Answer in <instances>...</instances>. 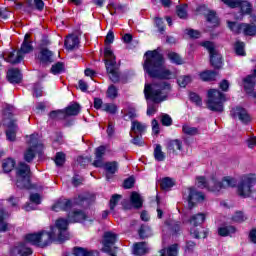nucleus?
Wrapping results in <instances>:
<instances>
[{"label":"nucleus","instance_id":"1","mask_svg":"<svg viewBox=\"0 0 256 256\" xmlns=\"http://www.w3.org/2000/svg\"><path fill=\"white\" fill-rule=\"evenodd\" d=\"M85 219H87V214L81 210L69 212L68 220L63 218L56 220V223L51 227L50 232L41 231L34 234H27L25 236V241L36 247H41V249L49 247V244L55 240L63 243V241L69 239V232L67 231L69 223H83Z\"/></svg>","mask_w":256,"mask_h":256},{"label":"nucleus","instance_id":"2","mask_svg":"<svg viewBox=\"0 0 256 256\" xmlns=\"http://www.w3.org/2000/svg\"><path fill=\"white\" fill-rule=\"evenodd\" d=\"M145 57L143 69L149 77L153 79H171V77H173V72L163 66L165 63L163 54L159 53L157 50H148L145 53Z\"/></svg>","mask_w":256,"mask_h":256},{"label":"nucleus","instance_id":"3","mask_svg":"<svg viewBox=\"0 0 256 256\" xmlns=\"http://www.w3.org/2000/svg\"><path fill=\"white\" fill-rule=\"evenodd\" d=\"M170 90L171 85L167 82L145 85L144 95L148 101L146 112L148 117H152V115L157 113V105H155V103H161L165 101V99H167V93H169Z\"/></svg>","mask_w":256,"mask_h":256},{"label":"nucleus","instance_id":"4","mask_svg":"<svg viewBox=\"0 0 256 256\" xmlns=\"http://www.w3.org/2000/svg\"><path fill=\"white\" fill-rule=\"evenodd\" d=\"M236 186L237 180L229 176L224 177L221 182L215 177H212L210 180H206L203 176L197 177V187H199L200 189H207L212 193H219L221 189H229V187Z\"/></svg>","mask_w":256,"mask_h":256},{"label":"nucleus","instance_id":"5","mask_svg":"<svg viewBox=\"0 0 256 256\" xmlns=\"http://www.w3.org/2000/svg\"><path fill=\"white\" fill-rule=\"evenodd\" d=\"M104 57H106L105 65L106 71L109 75V78L112 83H119V79H121V73L119 72V65H117V58L115 54H113V50H111V46H106L104 49Z\"/></svg>","mask_w":256,"mask_h":256},{"label":"nucleus","instance_id":"6","mask_svg":"<svg viewBox=\"0 0 256 256\" xmlns=\"http://www.w3.org/2000/svg\"><path fill=\"white\" fill-rule=\"evenodd\" d=\"M13 106H6L3 111L2 123L4 127H7L6 138L7 141H15L17 139V132L19 131V126H17V120L13 118Z\"/></svg>","mask_w":256,"mask_h":256},{"label":"nucleus","instance_id":"7","mask_svg":"<svg viewBox=\"0 0 256 256\" xmlns=\"http://www.w3.org/2000/svg\"><path fill=\"white\" fill-rule=\"evenodd\" d=\"M208 100L206 102L207 108L210 111L223 113V103L227 101L225 94L217 89H210L207 94Z\"/></svg>","mask_w":256,"mask_h":256},{"label":"nucleus","instance_id":"8","mask_svg":"<svg viewBox=\"0 0 256 256\" xmlns=\"http://www.w3.org/2000/svg\"><path fill=\"white\" fill-rule=\"evenodd\" d=\"M29 34H26L24 36V41L20 47V49L17 51L16 58L15 57V52H11L8 55V58H5V61L7 63H11L12 65H17V63H21L23 59H25V55L33 52V42L29 40Z\"/></svg>","mask_w":256,"mask_h":256},{"label":"nucleus","instance_id":"9","mask_svg":"<svg viewBox=\"0 0 256 256\" xmlns=\"http://www.w3.org/2000/svg\"><path fill=\"white\" fill-rule=\"evenodd\" d=\"M31 168L25 162H20L16 167V187L29 189L31 187Z\"/></svg>","mask_w":256,"mask_h":256},{"label":"nucleus","instance_id":"10","mask_svg":"<svg viewBox=\"0 0 256 256\" xmlns=\"http://www.w3.org/2000/svg\"><path fill=\"white\" fill-rule=\"evenodd\" d=\"M206 217L207 216H205V213H198L192 215L190 219L187 221V223H189V225L193 227L190 228V235H192L194 239H205L207 238V235H209V232L207 230L199 232L195 229V227H199V225H203V223H205Z\"/></svg>","mask_w":256,"mask_h":256},{"label":"nucleus","instance_id":"11","mask_svg":"<svg viewBox=\"0 0 256 256\" xmlns=\"http://www.w3.org/2000/svg\"><path fill=\"white\" fill-rule=\"evenodd\" d=\"M28 145L29 147L24 152V160L26 163H31L35 159V154H40L43 151V144L39 142V134L30 135Z\"/></svg>","mask_w":256,"mask_h":256},{"label":"nucleus","instance_id":"12","mask_svg":"<svg viewBox=\"0 0 256 256\" xmlns=\"http://www.w3.org/2000/svg\"><path fill=\"white\" fill-rule=\"evenodd\" d=\"M253 185H256V177L254 174L243 176L238 184V195L240 197H251L253 194Z\"/></svg>","mask_w":256,"mask_h":256},{"label":"nucleus","instance_id":"13","mask_svg":"<svg viewBox=\"0 0 256 256\" xmlns=\"http://www.w3.org/2000/svg\"><path fill=\"white\" fill-rule=\"evenodd\" d=\"M83 201H85V197L83 195H79L73 200L60 199L52 206V211H56V213L59 211H70V209L75 207V205H83Z\"/></svg>","mask_w":256,"mask_h":256},{"label":"nucleus","instance_id":"14","mask_svg":"<svg viewBox=\"0 0 256 256\" xmlns=\"http://www.w3.org/2000/svg\"><path fill=\"white\" fill-rule=\"evenodd\" d=\"M201 45L209 52L212 67H214V69H221V67H223V57L215 50V44L211 41H205L202 42Z\"/></svg>","mask_w":256,"mask_h":256},{"label":"nucleus","instance_id":"15","mask_svg":"<svg viewBox=\"0 0 256 256\" xmlns=\"http://www.w3.org/2000/svg\"><path fill=\"white\" fill-rule=\"evenodd\" d=\"M183 197L188 201L189 209H193L195 203H203L205 201V194L195 190V188L186 189Z\"/></svg>","mask_w":256,"mask_h":256},{"label":"nucleus","instance_id":"16","mask_svg":"<svg viewBox=\"0 0 256 256\" xmlns=\"http://www.w3.org/2000/svg\"><path fill=\"white\" fill-rule=\"evenodd\" d=\"M116 242H117V234L113 232H105L102 251L104 253H108V255L110 256H115V250H113V246L115 245Z\"/></svg>","mask_w":256,"mask_h":256},{"label":"nucleus","instance_id":"17","mask_svg":"<svg viewBox=\"0 0 256 256\" xmlns=\"http://www.w3.org/2000/svg\"><path fill=\"white\" fill-rule=\"evenodd\" d=\"M230 115L231 117H233V119H238V121H241L243 125H248V123H251V115L249 114L247 109L241 106L232 108V110L230 111Z\"/></svg>","mask_w":256,"mask_h":256},{"label":"nucleus","instance_id":"18","mask_svg":"<svg viewBox=\"0 0 256 256\" xmlns=\"http://www.w3.org/2000/svg\"><path fill=\"white\" fill-rule=\"evenodd\" d=\"M33 255V250L26 243H20L10 248V256H29Z\"/></svg>","mask_w":256,"mask_h":256},{"label":"nucleus","instance_id":"19","mask_svg":"<svg viewBox=\"0 0 256 256\" xmlns=\"http://www.w3.org/2000/svg\"><path fill=\"white\" fill-rule=\"evenodd\" d=\"M168 155H179L183 151V141L179 139L170 140L166 144Z\"/></svg>","mask_w":256,"mask_h":256},{"label":"nucleus","instance_id":"20","mask_svg":"<svg viewBox=\"0 0 256 256\" xmlns=\"http://www.w3.org/2000/svg\"><path fill=\"white\" fill-rule=\"evenodd\" d=\"M64 112V117H77L79 113H81V105L77 102L70 103L65 109L62 110Z\"/></svg>","mask_w":256,"mask_h":256},{"label":"nucleus","instance_id":"21","mask_svg":"<svg viewBox=\"0 0 256 256\" xmlns=\"http://www.w3.org/2000/svg\"><path fill=\"white\" fill-rule=\"evenodd\" d=\"M118 169H119V163H117V161L106 162L104 164V170L106 171L107 181L113 178V175L117 173Z\"/></svg>","mask_w":256,"mask_h":256},{"label":"nucleus","instance_id":"22","mask_svg":"<svg viewBox=\"0 0 256 256\" xmlns=\"http://www.w3.org/2000/svg\"><path fill=\"white\" fill-rule=\"evenodd\" d=\"M7 79L9 83L17 84V83H21L23 76L21 75V71H19V69L12 68L7 72Z\"/></svg>","mask_w":256,"mask_h":256},{"label":"nucleus","instance_id":"23","mask_svg":"<svg viewBox=\"0 0 256 256\" xmlns=\"http://www.w3.org/2000/svg\"><path fill=\"white\" fill-rule=\"evenodd\" d=\"M37 205H41V195L34 193L30 195V203L24 206L25 211H35Z\"/></svg>","mask_w":256,"mask_h":256},{"label":"nucleus","instance_id":"24","mask_svg":"<svg viewBox=\"0 0 256 256\" xmlns=\"http://www.w3.org/2000/svg\"><path fill=\"white\" fill-rule=\"evenodd\" d=\"M9 212L4 210V208H0V233H5L11 229V225L5 222V219H8Z\"/></svg>","mask_w":256,"mask_h":256},{"label":"nucleus","instance_id":"25","mask_svg":"<svg viewBox=\"0 0 256 256\" xmlns=\"http://www.w3.org/2000/svg\"><path fill=\"white\" fill-rule=\"evenodd\" d=\"M131 131L135 135H142L147 131V125L145 123L139 122L137 120L131 121Z\"/></svg>","mask_w":256,"mask_h":256},{"label":"nucleus","instance_id":"26","mask_svg":"<svg viewBox=\"0 0 256 256\" xmlns=\"http://www.w3.org/2000/svg\"><path fill=\"white\" fill-rule=\"evenodd\" d=\"M38 59L41 63H53V52L47 48H43L38 54Z\"/></svg>","mask_w":256,"mask_h":256},{"label":"nucleus","instance_id":"27","mask_svg":"<svg viewBox=\"0 0 256 256\" xmlns=\"http://www.w3.org/2000/svg\"><path fill=\"white\" fill-rule=\"evenodd\" d=\"M64 45L69 51L79 47V37L75 35H70L66 38Z\"/></svg>","mask_w":256,"mask_h":256},{"label":"nucleus","instance_id":"28","mask_svg":"<svg viewBox=\"0 0 256 256\" xmlns=\"http://www.w3.org/2000/svg\"><path fill=\"white\" fill-rule=\"evenodd\" d=\"M147 251H148L147 243L140 242V243L134 244V247H133L134 255L143 256L145 255V253H147Z\"/></svg>","mask_w":256,"mask_h":256},{"label":"nucleus","instance_id":"29","mask_svg":"<svg viewBox=\"0 0 256 256\" xmlns=\"http://www.w3.org/2000/svg\"><path fill=\"white\" fill-rule=\"evenodd\" d=\"M130 201L135 209H141V207H143V199L137 192H132Z\"/></svg>","mask_w":256,"mask_h":256},{"label":"nucleus","instance_id":"30","mask_svg":"<svg viewBox=\"0 0 256 256\" xmlns=\"http://www.w3.org/2000/svg\"><path fill=\"white\" fill-rule=\"evenodd\" d=\"M161 256H177L179 254V247L177 244H173L166 249L160 251Z\"/></svg>","mask_w":256,"mask_h":256},{"label":"nucleus","instance_id":"31","mask_svg":"<svg viewBox=\"0 0 256 256\" xmlns=\"http://www.w3.org/2000/svg\"><path fill=\"white\" fill-rule=\"evenodd\" d=\"M15 160L13 158L4 159L2 162V169L4 173H11L15 169Z\"/></svg>","mask_w":256,"mask_h":256},{"label":"nucleus","instance_id":"32","mask_svg":"<svg viewBox=\"0 0 256 256\" xmlns=\"http://www.w3.org/2000/svg\"><path fill=\"white\" fill-rule=\"evenodd\" d=\"M182 132L184 133V135H188L190 137H193L195 135H199V128L193 127L189 124H184L182 126Z\"/></svg>","mask_w":256,"mask_h":256},{"label":"nucleus","instance_id":"33","mask_svg":"<svg viewBox=\"0 0 256 256\" xmlns=\"http://www.w3.org/2000/svg\"><path fill=\"white\" fill-rule=\"evenodd\" d=\"M242 33L248 37H255L256 25L244 23Z\"/></svg>","mask_w":256,"mask_h":256},{"label":"nucleus","instance_id":"34","mask_svg":"<svg viewBox=\"0 0 256 256\" xmlns=\"http://www.w3.org/2000/svg\"><path fill=\"white\" fill-rule=\"evenodd\" d=\"M235 231L234 226H222L218 229V235H220V237H229V235H233Z\"/></svg>","mask_w":256,"mask_h":256},{"label":"nucleus","instance_id":"35","mask_svg":"<svg viewBox=\"0 0 256 256\" xmlns=\"http://www.w3.org/2000/svg\"><path fill=\"white\" fill-rule=\"evenodd\" d=\"M206 21L212 24V27H217V25H219V18L217 17L215 11H208L206 14Z\"/></svg>","mask_w":256,"mask_h":256},{"label":"nucleus","instance_id":"36","mask_svg":"<svg viewBox=\"0 0 256 256\" xmlns=\"http://www.w3.org/2000/svg\"><path fill=\"white\" fill-rule=\"evenodd\" d=\"M138 234L140 239H147V237H151V228L148 225H141L140 229L138 230Z\"/></svg>","mask_w":256,"mask_h":256},{"label":"nucleus","instance_id":"37","mask_svg":"<svg viewBox=\"0 0 256 256\" xmlns=\"http://www.w3.org/2000/svg\"><path fill=\"white\" fill-rule=\"evenodd\" d=\"M236 7H240L241 9V13L243 15H249L251 14V11H252V6H251V3L247 2V1H243V0H240V3L238 6Z\"/></svg>","mask_w":256,"mask_h":256},{"label":"nucleus","instance_id":"38","mask_svg":"<svg viewBox=\"0 0 256 256\" xmlns=\"http://www.w3.org/2000/svg\"><path fill=\"white\" fill-rule=\"evenodd\" d=\"M245 23H237V22H231L228 21V27L231 31H233L236 35H239V33H243V25Z\"/></svg>","mask_w":256,"mask_h":256},{"label":"nucleus","instance_id":"39","mask_svg":"<svg viewBox=\"0 0 256 256\" xmlns=\"http://www.w3.org/2000/svg\"><path fill=\"white\" fill-rule=\"evenodd\" d=\"M51 73L53 75H61V73H65V64L63 62H57L56 64L52 65Z\"/></svg>","mask_w":256,"mask_h":256},{"label":"nucleus","instance_id":"40","mask_svg":"<svg viewBox=\"0 0 256 256\" xmlns=\"http://www.w3.org/2000/svg\"><path fill=\"white\" fill-rule=\"evenodd\" d=\"M154 158L158 161H165V152H163V149L160 144H157L154 148Z\"/></svg>","mask_w":256,"mask_h":256},{"label":"nucleus","instance_id":"41","mask_svg":"<svg viewBox=\"0 0 256 256\" xmlns=\"http://www.w3.org/2000/svg\"><path fill=\"white\" fill-rule=\"evenodd\" d=\"M215 77H217V72L215 71H204L200 73V79L202 81H215Z\"/></svg>","mask_w":256,"mask_h":256},{"label":"nucleus","instance_id":"42","mask_svg":"<svg viewBox=\"0 0 256 256\" xmlns=\"http://www.w3.org/2000/svg\"><path fill=\"white\" fill-rule=\"evenodd\" d=\"M167 57L174 65H183V59L176 52H168Z\"/></svg>","mask_w":256,"mask_h":256},{"label":"nucleus","instance_id":"43","mask_svg":"<svg viewBox=\"0 0 256 256\" xmlns=\"http://www.w3.org/2000/svg\"><path fill=\"white\" fill-rule=\"evenodd\" d=\"M119 108H117V105L113 103H105L102 106V111H105L106 113H110V115H115L117 113Z\"/></svg>","mask_w":256,"mask_h":256},{"label":"nucleus","instance_id":"44","mask_svg":"<svg viewBox=\"0 0 256 256\" xmlns=\"http://www.w3.org/2000/svg\"><path fill=\"white\" fill-rule=\"evenodd\" d=\"M191 81H193V79L191 78L190 75H183L177 78V83L179 87H187V85H189Z\"/></svg>","mask_w":256,"mask_h":256},{"label":"nucleus","instance_id":"45","mask_svg":"<svg viewBox=\"0 0 256 256\" xmlns=\"http://www.w3.org/2000/svg\"><path fill=\"white\" fill-rule=\"evenodd\" d=\"M106 95H107L108 99H117V97L119 95V90L117 89V87H115V85H110L108 87Z\"/></svg>","mask_w":256,"mask_h":256},{"label":"nucleus","instance_id":"46","mask_svg":"<svg viewBox=\"0 0 256 256\" xmlns=\"http://www.w3.org/2000/svg\"><path fill=\"white\" fill-rule=\"evenodd\" d=\"M176 13L180 19H187V4L177 6Z\"/></svg>","mask_w":256,"mask_h":256},{"label":"nucleus","instance_id":"47","mask_svg":"<svg viewBox=\"0 0 256 256\" xmlns=\"http://www.w3.org/2000/svg\"><path fill=\"white\" fill-rule=\"evenodd\" d=\"M236 55L245 56V43L237 41L234 45Z\"/></svg>","mask_w":256,"mask_h":256},{"label":"nucleus","instance_id":"48","mask_svg":"<svg viewBox=\"0 0 256 256\" xmlns=\"http://www.w3.org/2000/svg\"><path fill=\"white\" fill-rule=\"evenodd\" d=\"M247 220V216H245V214H243V212L238 211L236 212L233 216H232V221H234V223H243V221Z\"/></svg>","mask_w":256,"mask_h":256},{"label":"nucleus","instance_id":"49","mask_svg":"<svg viewBox=\"0 0 256 256\" xmlns=\"http://www.w3.org/2000/svg\"><path fill=\"white\" fill-rule=\"evenodd\" d=\"M65 112L63 110H54L50 112L49 117L50 119H66Z\"/></svg>","mask_w":256,"mask_h":256},{"label":"nucleus","instance_id":"50","mask_svg":"<svg viewBox=\"0 0 256 256\" xmlns=\"http://www.w3.org/2000/svg\"><path fill=\"white\" fill-rule=\"evenodd\" d=\"M189 97L190 101H192V103H195V105H197L198 107H201L203 105V101L201 100V97L197 93L192 92L190 93Z\"/></svg>","mask_w":256,"mask_h":256},{"label":"nucleus","instance_id":"51","mask_svg":"<svg viewBox=\"0 0 256 256\" xmlns=\"http://www.w3.org/2000/svg\"><path fill=\"white\" fill-rule=\"evenodd\" d=\"M55 163L57 167H63L65 164V154L63 152H58L55 157Z\"/></svg>","mask_w":256,"mask_h":256},{"label":"nucleus","instance_id":"52","mask_svg":"<svg viewBox=\"0 0 256 256\" xmlns=\"http://www.w3.org/2000/svg\"><path fill=\"white\" fill-rule=\"evenodd\" d=\"M160 185L162 189L167 191V189H171V187H173V180L169 177H166L161 181Z\"/></svg>","mask_w":256,"mask_h":256},{"label":"nucleus","instance_id":"53","mask_svg":"<svg viewBox=\"0 0 256 256\" xmlns=\"http://www.w3.org/2000/svg\"><path fill=\"white\" fill-rule=\"evenodd\" d=\"M161 123L164 127H171V125H173V119H171V116L168 114H164L162 115Z\"/></svg>","mask_w":256,"mask_h":256},{"label":"nucleus","instance_id":"54","mask_svg":"<svg viewBox=\"0 0 256 256\" xmlns=\"http://www.w3.org/2000/svg\"><path fill=\"white\" fill-rule=\"evenodd\" d=\"M121 200V195L119 194H114L112 195L110 199V209L113 210L115 207H117V203Z\"/></svg>","mask_w":256,"mask_h":256},{"label":"nucleus","instance_id":"55","mask_svg":"<svg viewBox=\"0 0 256 256\" xmlns=\"http://www.w3.org/2000/svg\"><path fill=\"white\" fill-rule=\"evenodd\" d=\"M155 26L157 27L159 33L162 35L165 33V24L163 23V19L155 18Z\"/></svg>","mask_w":256,"mask_h":256},{"label":"nucleus","instance_id":"56","mask_svg":"<svg viewBox=\"0 0 256 256\" xmlns=\"http://www.w3.org/2000/svg\"><path fill=\"white\" fill-rule=\"evenodd\" d=\"M221 1L228 7H231V9L239 6V4L241 3V0H221Z\"/></svg>","mask_w":256,"mask_h":256},{"label":"nucleus","instance_id":"57","mask_svg":"<svg viewBox=\"0 0 256 256\" xmlns=\"http://www.w3.org/2000/svg\"><path fill=\"white\" fill-rule=\"evenodd\" d=\"M106 150L107 148H105V146H100L96 148V151H95L96 159H103V155H105Z\"/></svg>","mask_w":256,"mask_h":256},{"label":"nucleus","instance_id":"58","mask_svg":"<svg viewBox=\"0 0 256 256\" xmlns=\"http://www.w3.org/2000/svg\"><path fill=\"white\" fill-rule=\"evenodd\" d=\"M135 185V179L133 177H129L124 181L123 187L124 189H131Z\"/></svg>","mask_w":256,"mask_h":256},{"label":"nucleus","instance_id":"59","mask_svg":"<svg viewBox=\"0 0 256 256\" xmlns=\"http://www.w3.org/2000/svg\"><path fill=\"white\" fill-rule=\"evenodd\" d=\"M87 253V249L82 247H76L74 248L73 255L74 256H85Z\"/></svg>","mask_w":256,"mask_h":256},{"label":"nucleus","instance_id":"60","mask_svg":"<svg viewBox=\"0 0 256 256\" xmlns=\"http://www.w3.org/2000/svg\"><path fill=\"white\" fill-rule=\"evenodd\" d=\"M113 41H115V34L110 30L106 35L105 43L106 45H111Z\"/></svg>","mask_w":256,"mask_h":256},{"label":"nucleus","instance_id":"61","mask_svg":"<svg viewBox=\"0 0 256 256\" xmlns=\"http://www.w3.org/2000/svg\"><path fill=\"white\" fill-rule=\"evenodd\" d=\"M187 35H189V37H191L192 39H199V37H201V32L194 29H190L187 30Z\"/></svg>","mask_w":256,"mask_h":256},{"label":"nucleus","instance_id":"62","mask_svg":"<svg viewBox=\"0 0 256 256\" xmlns=\"http://www.w3.org/2000/svg\"><path fill=\"white\" fill-rule=\"evenodd\" d=\"M33 91L34 97H41L43 95V90L41 89V85L39 84L34 85Z\"/></svg>","mask_w":256,"mask_h":256},{"label":"nucleus","instance_id":"63","mask_svg":"<svg viewBox=\"0 0 256 256\" xmlns=\"http://www.w3.org/2000/svg\"><path fill=\"white\" fill-rule=\"evenodd\" d=\"M131 143L133 145H137L138 147H143L144 145L143 140L141 139V135L139 136V134L131 140Z\"/></svg>","mask_w":256,"mask_h":256},{"label":"nucleus","instance_id":"64","mask_svg":"<svg viewBox=\"0 0 256 256\" xmlns=\"http://www.w3.org/2000/svg\"><path fill=\"white\" fill-rule=\"evenodd\" d=\"M78 88H79L80 91H82L83 93H86V91L89 89V86L87 85V82H85L84 80H79V82H78Z\"/></svg>","mask_w":256,"mask_h":256}]
</instances>
